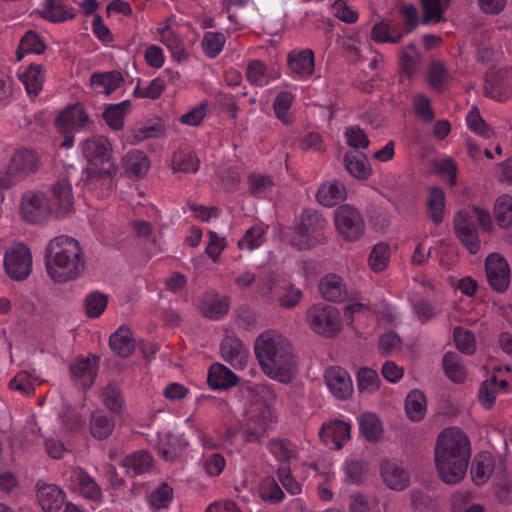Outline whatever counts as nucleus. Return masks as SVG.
Instances as JSON below:
<instances>
[{"mask_svg": "<svg viewBox=\"0 0 512 512\" xmlns=\"http://www.w3.org/2000/svg\"><path fill=\"white\" fill-rule=\"evenodd\" d=\"M48 276L58 284L79 278L86 267L80 243L69 236L60 235L49 241L45 249Z\"/></svg>", "mask_w": 512, "mask_h": 512, "instance_id": "obj_2", "label": "nucleus"}, {"mask_svg": "<svg viewBox=\"0 0 512 512\" xmlns=\"http://www.w3.org/2000/svg\"><path fill=\"white\" fill-rule=\"evenodd\" d=\"M71 484L81 496L94 502H101L103 498L102 489L83 468L77 467L71 471Z\"/></svg>", "mask_w": 512, "mask_h": 512, "instance_id": "obj_17", "label": "nucleus"}, {"mask_svg": "<svg viewBox=\"0 0 512 512\" xmlns=\"http://www.w3.org/2000/svg\"><path fill=\"white\" fill-rule=\"evenodd\" d=\"M495 468V460L490 452L481 451L475 455L471 463V478L477 485L485 484L491 477Z\"/></svg>", "mask_w": 512, "mask_h": 512, "instance_id": "obj_20", "label": "nucleus"}, {"mask_svg": "<svg viewBox=\"0 0 512 512\" xmlns=\"http://www.w3.org/2000/svg\"><path fill=\"white\" fill-rule=\"evenodd\" d=\"M108 304V296L99 291L89 293L84 299L85 313L88 318H98Z\"/></svg>", "mask_w": 512, "mask_h": 512, "instance_id": "obj_49", "label": "nucleus"}, {"mask_svg": "<svg viewBox=\"0 0 512 512\" xmlns=\"http://www.w3.org/2000/svg\"><path fill=\"white\" fill-rule=\"evenodd\" d=\"M277 477L285 490L291 495H298L302 491L301 485L294 479L291 469L287 465H282L277 469Z\"/></svg>", "mask_w": 512, "mask_h": 512, "instance_id": "obj_62", "label": "nucleus"}, {"mask_svg": "<svg viewBox=\"0 0 512 512\" xmlns=\"http://www.w3.org/2000/svg\"><path fill=\"white\" fill-rule=\"evenodd\" d=\"M380 474L385 485L402 491L409 485V474L396 461L384 460L380 464Z\"/></svg>", "mask_w": 512, "mask_h": 512, "instance_id": "obj_18", "label": "nucleus"}, {"mask_svg": "<svg viewBox=\"0 0 512 512\" xmlns=\"http://www.w3.org/2000/svg\"><path fill=\"white\" fill-rule=\"evenodd\" d=\"M37 499L44 512H58L64 502V492L54 484L37 485Z\"/></svg>", "mask_w": 512, "mask_h": 512, "instance_id": "obj_19", "label": "nucleus"}, {"mask_svg": "<svg viewBox=\"0 0 512 512\" xmlns=\"http://www.w3.org/2000/svg\"><path fill=\"white\" fill-rule=\"evenodd\" d=\"M124 81L122 74L119 71L113 70L103 73H93L90 77V83L96 87H102L106 95L114 92Z\"/></svg>", "mask_w": 512, "mask_h": 512, "instance_id": "obj_44", "label": "nucleus"}, {"mask_svg": "<svg viewBox=\"0 0 512 512\" xmlns=\"http://www.w3.org/2000/svg\"><path fill=\"white\" fill-rule=\"evenodd\" d=\"M389 261V248L388 245L384 243L376 244L370 255H369V265L371 269L375 272H380L387 266Z\"/></svg>", "mask_w": 512, "mask_h": 512, "instance_id": "obj_57", "label": "nucleus"}, {"mask_svg": "<svg viewBox=\"0 0 512 512\" xmlns=\"http://www.w3.org/2000/svg\"><path fill=\"white\" fill-rule=\"evenodd\" d=\"M199 159L193 151L178 150L172 157V170L174 172L195 173L199 168Z\"/></svg>", "mask_w": 512, "mask_h": 512, "instance_id": "obj_42", "label": "nucleus"}, {"mask_svg": "<svg viewBox=\"0 0 512 512\" xmlns=\"http://www.w3.org/2000/svg\"><path fill=\"white\" fill-rule=\"evenodd\" d=\"M257 491L263 502L272 505L281 503L285 497L282 488L272 477L263 478L258 485Z\"/></svg>", "mask_w": 512, "mask_h": 512, "instance_id": "obj_40", "label": "nucleus"}, {"mask_svg": "<svg viewBox=\"0 0 512 512\" xmlns=\"http://www.w3.org/2000/svg\"><path fill=\"white\" fill-rule=\"evenodd\" d=\"M336 230L346 242L358 241L365 233V221L362 214L353 206L344 204L334 211Z\"/></svg>", "mask_w": 512, "mask_h": 512, "instance_id": "obj_10", "label": "nucleus"}, {"mask_svg": "<svg viewBox=\"0 0 512 512\" xmlns=\"http://www.w3.org/2000/svg\"><path fill=\"white\" fill-rule=\"evenodd\" d=\"M255 355L266 375L283 382L293 366V352L290 342L275 331H265L254 344Z\"/></svg>", "mask_w": 512, "mask_h": 512, "instance_id": "obj_3", "label": "nucleus"}, {"mask_svg": "<svg viewBox=\"0 0 512 512\" xmlns=\"http://www.w3.org/2000/svg\"><path fill=\"white\" fill-rule=\"evenodd\" d=\"M114 427V419L103 410H96L91 414L90 432L95 439L104 440L108 438L112 434Z\"/></svg>", "mask_w": 512, "mask_h": 512, "instance_id": "obj_33", "label": "nucleus"}, {"mask_svg": "<svg viewBox=\"0 0 512 512\" xmlns=\"http://www.w3.org/2000/svg\"><path fill=\"white\" fill-rule=\"evenodd\" d=\"M19 79L24 84L27 94L31 98L37 97L43 89L45 80L43 65L30 64L25 72L19 75Z\"/></svg>", "mask_w": 512, "mask_h": 512, "instance_id": "obj_28", "label": "nucleus"}, {"mask_svg": "<svg viewBox=\"0 0 512 512\" xmlns=\"http://www.w3.org/2000/svg\"><path fill=\"white\" fill-rule=\"evenodd\" d=\"M8 387L21 395L29 396L34 394L36 385L28 372L20 371L9 381Z\"/></svg>", "mask_w": 512, "mask_h": 512, "instance_id": "obj_55", "label": "nucleus"}, {"mask_svg": "<svg viewBox=\"0 0 512 512\" xmlns=\"http://www.w3.org/2000/svg\"><path fill=\"white\" fill-rule=\"evenodd\" d=\"M327 226L326 219L317 210L306 208L296 218L291 244L298 250L315 247L322 238V231Z\"/></svg>", "mask_w": 512, "mask_h": 512, "instance_id": "obj_5", "label": "nucleus"}, {"mask_svg": "<svg viewBox=\"0 0 512 512\" xmlns=\"http://www.w3.org/2000/svg\"><path fill=\"white\" fill-rule=\"evenodd\" d=\"M172 497L173 489L167 483H162L150 494L149 502L154 508L161 509L168 506Z\"/></svg>", "mask_w": 512, "mask_h": 512, "instance_id": "obj_61", "label": "nucleus"}, {"mask_svg": "<svg viewBox=\"0 0 512 512\" xmlns=\"http://www.w3.org/2000/svg\"><path fill=\"white\" fill-rule=\"evenodd\" d=\"M361 435L369 442H377L383 433L380 419L374 413H364L359 419Z\"/></svg>", "mask_w": 512, "mask_h": 512, "instance_id": "obj_39", "label": "nucleus"}, {"mask_svg": "<svg viewBox=\"0 0 512 512\" xmlns=\"http://www.w3.org/2000/svg\"><path fill=\"white\" fill-rule=\"evenodd\" d=\"M39 14L52 23L64 22L75 17L73 12L66 9L62 0H45Z\"/></svg>", "mask_w": 512, "mask_h": 512, "instance_id": "obj_36", "label": "nucleus"}, {"mask_svg": "<svg viewBox=\"0 0 512 512\" xmlns=\"http://www.w3.org/2000/svg\"><path fill=\"white\" fill-rule=\"evenodd\" d=\"M150 167L147 155L140 150H133L123 158V168L129 177L141 178Z\"/></svg>", "mask_w": 512, "mask_h": 512, "instance_id": "obj_30", "label": "nucleus"}, {"mask_svg": "<svg viewBox=\"0 0 512 512\" xmlns=\"http://www.w3.org/2000/svg\"><path fill=\"white\" fill-rule=\"evenodd\" d=\"M100 358L90 354L87 358H77L69 366L71 378L82 390H88L97 376Z\"/></svg>", "mask_w": 512, "mask_h": 512, "instance_id": "obj_14", "label": "nucleus"}, {"mask_svg": "<svg viewBox=\"0 0 512 512\" xmlns=\"http://www.w3.org/2000/svg\"><path fill=\"white\" fill-rule=\"evenodd\" d=\"M455 345L459 351L471 355L475 351V338L471 331L463 330L461 327L454 329Z\"/></svg>", "mask_w": 512, "mask_h": 512, "instance_id": "obj_59", "label": "nucleus"}, {"mask_svg": "<svg viewBox=\"0 0 512 512\" xmlns=\"http://www.w3.org/2000/svg\"><path fill=\"white\" fill-rule=\"evenodd\" d=\"M357 386L360 392L373 393L380 387L377 372L370 368H360L357 372Z\"/></svg>", "mask_w": 512, "mask_h": 512, "instance_id": "obj_52", "label": "nucleus"}, {"mask_svg": "<svg viewBox=\"0 0 512 512\" xmlns=\"http://www.w3.org/2000/svg\"><path fill=\"white\" fill-rule=\"evenodd\" d=\"M305 321L316 334L331 338L342 329L340 311L330 304H313L306 312Z\"/></svg>", "mask_w": 512, "mask_h": 512, "instance_id": "obj_7", "label": "nucleus"}, {"mask_svg": "<svg viewBox=\"0 0 512 512\" xmlns=\"http://www.w3.org/2000/svg\"><path fill=\"white\" fill-rule=\"evenodd\" d=\"M484 95L497 101H504L512 96V72L498 70L488 74L484 85Z\"/></svg>", "mask_w": 512, "mask_h": 512, "instance_id": "obj_16", "label": "nucleus"}, {"mask_svg": "<svg viewBox=\"0 0 512 512\" xmlns=\"http://www.w3.org/2000/svg\"><path fill=\"white\" fill-rule=\"evenodd\" d=\"M241 432L245 442L260 443L267 437V422L260 415L251 416L242 426Z\"/></svg>", "mask_w": 512, "mask_h": 512, "instance_id": "obj_37", "label": "nucleus"}, {"mask_svg": "<svg viewBox=\"0 0 512 512\" xmlns=\"http://www.w3.org/2000/svg\"><path fill=\"white\" fill-rule=\"evenodd\" d=\"M344 165L348 173L359 180H366L372 172L368 159L363 153L346 152Z\"/></svg>", "mask_w": 512, "mask_h": 512, "instance_id": "obj_29", "label": "nucleus"}, {"mask_svg": "<svg viewBox=\"0 0 512 512\" xmlns=\"http://www.w3.org/2000/svg\"><path fill=\"white\" fill-rule=\"evenodd\" d=\"M287 62L290 70L300 76L308 77L314 72V53L311 49L289 52Z\"/></svg>", "mask_w": 512, "mask_h": 512, "instance_id": "obj_26", "label": "nucleus"}, {"mask_svg": "<svg viewBox=\"0 0 512 512\" xmlns=\"http://www.w3.org/2000/svg\"><path fill=\"white\" fill-rule=\"evenodd\" d=\"M52 194L62 213L72 211L74 198L71 185L67 181H57L52 187Z\"/></svg>", "mask_w": 512, "mask_h": 512, "instance_id": "obj_46", "label": "nucleus"}, {"mask_svg": "<svg viewBox=\"0 0 512 512\" xmlns=\"http://www.w3.org/2000/svg\"><path fill=\"white\" fill-rule=\"evenodd\" d=\"M472 448L468 435L459 427L443 429L437 436L434 461L439 478L448 485L461 482L471 460Z\"/></svg>", "mask_w": 512, "mask_h": 512, "instance_id": "obj_1", "label": "nucleus"}, {"mask_svg": "<svg viewBox=\"0 0 512 512\" xmlns=\"http://www.w3.org/2000/svg\"><path fill=\"white\" fill-rule=\"evenodd\" d=\"M292 101L293 95L290 92L282 91L276 96L273 102V109L277 118L286 125L291 123L287 113L291 107Z\"/></svg>", "mask_w": 512, "mask_h": 512, "instance_id": "obj_58", "label": "nucleus"}, {"mask_svg": "<svg viewBox=\"0 0 512 512\" xmlns=\"http://www.w3.org/2000/svg\"><path fill=\"white\" fill-rule=\"evenodd\" d=\"M246 78L254 86L262 87L268 84L267 66L261 60H252L246 69Z\"/></svg>", "mask_w": 512, "mask_h": 512, "instance_id": "obj_54", "label": "nucleus"}, {"mask_svg": "<svg viewBox=\"0 0 512 512\" xmlns=\"http://www.w3.org/2000/svg\"><path fill=\"white\" fill-rule=\"evenodd\" d=\"M324 380L330 393L338 400H348L354 391L350 374L340 366H330L324 372Z\"/></svg>", "mask_w": 512, "mask_h": 512, "instance_id": "obj_15", "label": "nucleus"}, {"mask_svg": "<svg viewBox=\"0 0 512 512\" xmlns=\"http://www.w3.org/2000/svg\"><path fill=\"white\" fill-rule=\"evenodd\" d=\"M46 49V45L40 36L29 30L22 37L19 47L16 51L17 60H21L25 53L42 54Z\"/></svg>", "mask_w": 512, "mask_h": 512, "instance_id": "obj_47", "label": "nucleus"}, {"mask_svg": "<svg viewBox=\"0 0 512 512\" xmlns=\"http://www.w3.org/2000/svg\"><path fill=\"white\" fill-rule=\"evenodd\" d=\"M158 32L162 35V43L169 49L171 56L177 62L186 61L188 59V53L184 48V43L173 30L170 29L169 25L163 29H158Z\"/></svg>", "mask_w": 512, "mask_h": 512, "instance_id": "obj_35", "label": "nucleus"}, {"mask_svg": "<svg viewBox=\"0 0 512 512\" xmlns=\"http://www.w3.org/2000/svg\"><path fill=\"white\" fill-rule=\"evenodd\" d=\"M485 271L490 287L498 292H505L510 284V268L507 260L498 253H491L485 261Z\"/></svg>", "mask_w": 512, "mask_h": 512, "instance_id": "obj_13", "label": "nucleus"}, {"mask_svg": "<svg viewBox=\"0 0 512 512\" xmlns=\"http://www.w3.org/2000/svg\"><path fill=\"white\" fill-rule=\"evenodd\" d=\"M223 359L231 365L242 364L246 358V349L239 338L226 336L220 344Z\"/></svg>", "mask_w": 512, "mask_h": 512, "instance_id": "obj_31", "label": "nucleus"}, {"mask_svg": "<svg viewBox=\"0 0 512 512\" xmlns=\"http://www.w3.org/2000/svg\"><path fill=\"white\" fill-rule=\"evenodd\" d=\"M492 227L490 213L486 209L475 205L457 211L453 218L455 234L471 254H477L480 250L478 228L483 231H490Z\"/></svg>", "mask_w": 512, "mask_h": 512, "instance_id": "obj_4", "label": "nucleus"}, {"mask_svg": "<svg viewBox=\"0 0 512 512\" xmlns=\"http://www.w3.org/2000/svg\"><path fill=\"white\" fill-rule=\"evenodd\" d=\"M20 209L25 221L38 224L51 214V206L47 196L40 191H27L21 197Z\"/></svg>", "mask_w": 512, "mask_h": 512, "instance_id": "obj_12", "label": "nucleus"}, {"mask_svg": "<svg viewBox=\"0 0 512 512\" xmlns=\"http://www.w3.org/2000/svg\"><path fill=\"white\" fill-rule=\"evenodd\" d=\"M130 105L129 100H124L118 104L107 105L102 114L105 123L113 130H121L124 125V117Z\"/></svg>", "mask_w": 512, "mask_h": 512, "instance_id": "obj_41", "label": "nucleus"}, {"mask_svg": "<svg viewBox=\"0 0 512 512\" xmlns=\"http://www.w3.org/2000/svg\"><path fill=\"white\" fill-rule=\"evenodd\" d=\"M238 381L237 375L223 364L214 363L209 368L207 382L213 390L228 389L235 386Z\"/></svg>", "mask_w": 512, "mask_h": 512, "instance_id": "obj_22", "label": "nucleus"}, {"mask_svg": "<svg viewBox=\"0 0 512 512\" xmlns=\"http://www.w3.org/2000/svg\"><path fill=\"white\" fill-rule=\"evenodd\" d=\"M153 458L147 451L141 450L131 453L123 458L122 466L133 475H141L151 470Z\"/></svg>", "mask_w": 512, "mask_h": 512, "instance_id": "obj_32", "label": "nucleus"}, {"mask_svg": "<svg viewBox=\"0 0 512 512\" xmlns=\"http://www.w3.org/2000/svg\"><path fill=\"white\" fill-rule=\"evenodd\" d=\"M350 433V424L342 420H335L329 424H323L319 431V436L326 443L331 441L335 448L340 450L344 442L350 439Z\"/></svg>", "mask_w": 512, "mask_h": 512, "instance_id": "obj_21", "label": "nucleus"}, {"mask_svg": "<svg viewBox=\"0 0 512 512\" xmlns=\"http://www.w3.org/2000/svg\"><path fill=\"white\" fill-rule=\"evenodd\" d=\"M4 270L8 277L15 281H23L32 272V254L23 243L8 248L4 255Z\"/></svg>", "mask_w": 512, "mask_h": 512, "instance_id": "obj_11", "label": "nucleus"}, {"mask_svg": "<svg viewBox=\"0 0 512 512\" xmlns=\"http://www.w3.org/2000/svg\"><path fill=\"white\" fill-rule=\"evenodd\" d=\"M494 217L499 227L508 228L512 225V197L502 195L494 205Z\"/></svg>", "mask_w": 512, "mask_h": 512, "instance_id": "obj_48", "label": "nucleus"}, {"mask_svg": "<svg viewBox=\"0 0 512 512\" xmlns=\"http://www.w3.org/2000/svg\"><path fill=\"white\" fill-rule=\"evenodd\" d=\"M90 123L89 115L81 104L67 106L54 120L57 131L65 136L60 147H72L74 144L73 133L86 130Z\"/></svg>", "mask_w": 512, "mask_h": 512, "instance_id": "obj_8", "label": "nucleus"}, {"mask_svg": "<svg viewBox=\"0 0 512 512\" xmlns=\"http://www.w3.org/2000/svg\"><path fill=\"white\" fill-rule=\"evenodd\" d=\"M39 159L37 154L27 148L17 149L7 166L0 172V188L10 189L38 170Z\"/></svg>", "mask_w": 512, "mask_h": 512, "instance_id": "obj_6", "label": "nucleus"}, {"mask_svg": "<svg viewBox=\"0 0 512 512\" xmlns=\"http://www.w3.org/2000/svg\"><path fill=\"white\" fill-rule=\"evenodd\" d=\"M428 79L432 88L442 91L449 79V73L443 64L435 62L430 68Z\"/></svg>", "mask_w": 512, "mask_h": 512, "instance_id": "obj_63", "label": "nucleus"}, {"mask_svg": "<svg viewBox=\"0 0 512 512\" xmlns=\"http://www.w3.org/2000/svg\"><path fill=\"white\" fill-rule=\"evenodd\" d=\"M264 229L259 225L249 228L244 236L238 241L239 249L253 250L263 243Z\"/></svg>", "mask_w": 512, "mask_h": 512, "instance_id": "obj_56", "label": "nucleus"}, {"mask_svg": "<svg viewBox=\"0 0 512 512\" xmlns=\"http://www.w3.org/2000/svg\"><path fill=\"white\" fill-rule=\"evenodd\" d=\"M426 410L427 401L425 395L417 389L410 391L405 400L407 417L414 422L421 421L425 417Z\"/></svg>", "mask_w": 512, "mask_h": 512, "instance_id": "obj_34", "label": "nucleus"}, {"mask_svg": "<svg viewBox=\"0 0 512 512\" xmlns=\"http://www.w3.org/2000/svg\"><path fill=\"white\" fill-rule=\"evenodd\" d=\"M445 195L441 188L433 187L427 198V213L435 225L444 220Z\"/></svg>", "mask_w": 512, "mask_h": 512, "instance_id": "obj_38", "label": "nucleus"}, {"mask_svg": "<svg viewBox=\"0 0 512 512\" xmlns=\"http://www.w3.org/2000/svg\"><path fill=\"white\" fill-rule=\"evenodd\" d=\"M423 12L422 24L439 23L449 0H419Z\"/></svg>", "mask_w": 512, "mask_h": 512, "instance_id": "obj_45", "label": "nucleus"}, {"mask_svg": "<svg viewBox=\"0 0 512 512\" xmlns=\"http://www.w3.org/2000/svg\"><path fill=\"white\" fill-rule=\"evenodd\" d=\"M346 187L338 180L323 183L317 193L316 200L325 207H333L346 198Z\"/></svg>", "mask_w": 512, "mask_h": 512, "instance_id": "obj_23", "label": "nucleus"}, {"mask_svg": "<svg viewBox=\"0 0 512 512\" xmlns=\"http://www.w3.org/2000/svg\"><path fill=\"white\" fill-rule=\"evenodd\" d=\"M103 403L105 407L114 414H119L122 411L124 400L120 388L114 384L109 383L102 393Z\"/></svg>", "mask_w": 512, "mask_h": 512, "instance_id": "obj_51", "label": "nucleus"}, {"mask_svg": "<svg viewBox=\"0 0 512 512\" xmlns=\"http://www.w3.org/2000/svg\"><path fill=\"white\" fill-rule=\"evenodd\" d=\"M497 384L496 376H492L490 379L485 380L479 389V401L487 409H491L495 403V387Z\"/></svg>", "mask_w": 512, "mask_h": 512, "instance_id": "obj_64", "label": "nucleus"}, {"mask_svg": "<svg viewBox=\"0 0 512 512\" xmlns=\"http://www.w3.org/2000/svg\"><path fill=\"white\" fill-rule=\"evenodd\" d=\"M82 153L86 160L93 166H103L99 169L101 177H111L116 174L117 166L110 162L112 158V146L104 136H92L86 139L82 145Z\"/></svg>", "mask_w": 512, "mask_h": 512, "instance_id": "obj_9", "label": "nucleus"}, {"mask_svg": "<svg viewBox=\"0 0 512 512\" xmlns=\"http://www.w3.org/2000/svg\"><path fill=\"white\" fill-rule=\"evenodd\" d=\"M345 482L359 485L367 473V466L362 460L350 459L344 463Z\"/></svg>", "mask_w": 512, "mask_h": 512, "instance_id": "obj_53", "label": "nucleus"}, {"mask_svg": "<svg viewBox=\"0 0 512 512\" xmlns=\"http://www.w3.org/2000/svg\"><path fill=\"white\" fill-rule=\"evenodd\" d=\"M442 364L446 376L455 383H462L465 380L466 372L461 357L455 352L444 354Z\"/></svg>", "mask_w": 512, "mask_h": 512, "instance_id": "obj_43", "label": "nucleus"}, {"mask_svg": "<svg viewBox=\"0 0 512 512\" xmlns=\"http://www.w3.org/2000/svg\"><path fill=\"white\" fill-rule=\"evenodd\" d=\"M226 37L221 32H206L201 41L204 54L209 58L217 57L223 50Z\"/></svg>", "mask_w": 512, "mask_h": 512, "instance_id": "obj_50", "label": "nucleus"}, {"mask_svg": "<svg viewBox=\"0 0 512 512\" xmlns=\"http://www.w3.org/2000/svg\"><path fill=\"white\" fill-rule=\"evenodd\" d=\"M319 291L321 296L331 302H339L346 298L347 291L340 276L336 274H327L319 282Z\"/></svg>", "mask_w": 512, "mask_h": 512, "instance_id": "obj_24", "label": "nucleus"}, {"mask_svg": "<svg viewBox=\"0 0 512 512\" xmlns=\"http://www.w3.org/2000/svg\"><path fill=\"white\" fill-rule=\"evenodd\" d=\"M200 309L204 317L219 319L228 312L229 302L226 297L215 292H207L201 300Z\"/></svg>", "mask_w": 512, "mask_h": 512, "instance_id": "obj_27", "label": "nucleus"}, {"mask_svg": "<svg viewBox=\"0 0 512 512\" xmlns=\"http://www.w3.org/2000/svg\"><path fill=\"white\" fill-rule=\"evenodd\" d=\"M249 191L255 197H262L273 186L270 176L251 174L248 178Z\"/></svg>", "mask_w": 512, "mask_h": 512, "instance_id": "obj_60", "label": "nucleus"}, {"mask_svg": "<svg viewBox=\"0 0 512 512\" xmlns=\"http://www.w3.org/2000/svg\"><path fill=\"white\" fill-rule=\"evenodd\" d=\"M112 351L119 357H129L135 350V340L127 325L120 326L109 338Z\"/></svg>", "mask_w": 512, "mask_h": 512, "instance_id": "obj_25", "label": "nucleus"}]
</instances>
